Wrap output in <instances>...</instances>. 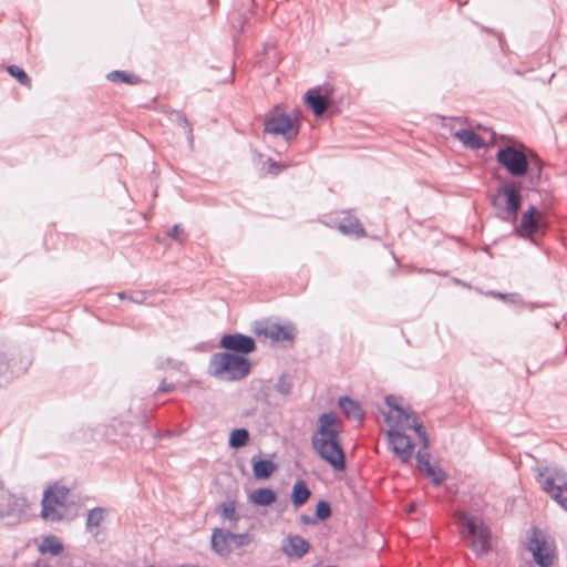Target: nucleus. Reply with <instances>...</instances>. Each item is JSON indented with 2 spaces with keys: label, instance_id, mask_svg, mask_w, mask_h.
I'll use <instances>...</instances> for the list:
<instances>
[{
  "label": "nucleus",
  "instance_id": "obj_1",
  "mask_svg": "<svg viewBox=\"0 0 567 567\" xmlns=\"http://www.w3.org/2000/svg\"><path fill=\"white\" fill-rule=\"evenodd\" d=\"M385 403L389 408L385 422L391 426L386 432L389 445L400 462L406 464L413 456L414 443L410 436L402 433L398 427L414 430L424 449L429 445L427 434L423 424L417 420L416 414L400 406L396 396L388 395Z\"/></svg>",
  "mask_w": 567,
  "mask_h": 567
},
{
  "label": "nucleus",
  "instance_id": "obj_2",
  "mask_svg": "<svg viewBox=\"0 0 567 567\" xmlns=\"http://www.w3.org/2000/svg\"><path fill=\"white\" fill-rule=\"evenodd\" d=\"M342 432V421L333 412H326L319 415L317 430L311 437V445L316 454L336 471L346 468V453L341 442Z\"/></svg>",
  "mask_w": 567,
  "mask_h": 567
},
{
  "label": "nucleus",
  "instance_id": "obj_3",
  "mask_svg": "<svg viewBox=\"0 0 567 567\" xmlns=\"http://www.w3.org/2000/svg\"><path fill=\"white\" fill-rule=\"evenodd\" d=\"M70 488L54 482L44 489L41 501V517L45 522L58 523L65 519L70 512Z\"/></svg>",
  "mask_w": 567,
  "mask_h": 567
},
{
  "label": "nucleus",
  "instance_id": "obj_4",
  "mask_svg": "<svg viewBox=\"0 0 567 567\" xmlns=\"http://www.w3.org/2000/svg\"><path fill=\"white\" fill-rule=\"evenodd\" d=\"M249 371V360L234 353H214L209 361V372L216 378L235 381L245 378Z\"/></svg>",
  "mask_w": 567,
  "mask_h": 567
},
{
  "label": "nucleus",
  "instance_id": "obj_5",
  "mask_svg": "<svg viewBox=\"0 0 567 567\" xmlns=\"http://www.w3.org/2000/svg\"><path fill=\"white\" fill-rule=\"evenodd\" d=\"M536 481L542 489L567 512V474L557 467L537 468Z\"/></svg>",
  "mask_w": 567,
  "mask_h": 567
},
{
  "label": "nucleus",
  "instance_id": "obj_6",
  "mask_svg": "<svg viewBox=\"0 0 567 567\" xmlns=\"http://www.w3.org/2000/svg\"><path fill=\"white\" fill-rule=\"evenodd\" d=\"M457 520L460 532L471 538L470 546L476 555L486 554L489 549L491 532L483 520L465 513L458 514Z\"/></svg>",
  "mask_w": 567,
  "mask_h": 567
},
{
  "label": "nucleus",
  "instance_id": "obj_7",
  "mask_svg": "<svg viewBox=\"0 0 567 567\" xmlns=\"http://www.w3.org/2000/svg\"><path fill=\"white\" fill-rule=\"evenodd\" d=\"M492 205L502 218L516 219L522 205L520 184L514 181L504 183L497 188Z\"/></svg>",
  "mask_w": 567,
  "mask_h": 567
},
{
  "label": "nucleus",
  "instance_id": "obj_8",
  "mask_svg": "<svg viewBox=\"0 0 567 567\" xmlns=\"http://www.w3.org/2000/svg\"><path fill=\"white\" fill-rule=\"evenodd\" d=\"M252 537L249 533H231L223 528H214L210 537L212 550L220 556L228 557L234 549L250 545Z\"/></svg>",
  "mask_w": 567,
  "mask_h": 567
},
{
  "label": "nucleus",
  "instance_id": "obj_9",
  "mask_svg": "<svg viewBox=\"0 0 567 567\" xmlns=\"http://www.w3.org/2000/svg\"><path fill=\"white\" fill-rule=\"evenodd\" d=\"M28 503L24 497L0 491V519L9 525L20 524L25 517Z\"/></svg>",
  "mask_w": 567,
  "mask_h": 567
},
{
  "label": "nucleus",
  "instance_id": "obj_10",
  "mask_svg": "<svg viewBox=\"0 0 567 567\" xmlns=\"http://www.w3.org/2000/svg\"><path fill=\"white\" fill-rule=\"evenodd\" d=\"M496 161L512 175L523 176L528 171V159L524 152L505 146L498 150Z\"/></svg>",
  "mask_w": 567,
  "mask_h": 567
},
{
  "label": "nucleus",
  "instance_id": "obj_11",
  "mask_svg": "<svg viewBox=\"0 0 567 567\" xmlns=\"http://www.w3.org/2000/svg\"><path fill=\"white\" fill-rule=\"evenodd\" d=\"M544 227H546L545 213L530 205L523 213L519 225L515 227V233L519 237L535 243V234Z\"/></svg>",
  "mask_w": 567,
  "mask_h": 567
},
{
  "label": "nucleus",
  "instance_id": "obj_12",
  "mask_svg": "<svg viewBox=\"0 0 567 567\" xmlns=\"http://www.w3.org/2000/svg\"><path fill=\"white\" fill-rule=\"evenodd\" d=\"M265 133L282 135L287 142L295 140L299 134V125L289 114H274L265 120Z\"/></svg>",
  "mask_w": 567,
  "mask_h": 567
},
{
  "label": "nucleus",
  "instance_id": "obj_13",
  "mask_svg": "<svg viewBox=\"0 0 567 567\" xmlns=\"http://www.w3.org/2000/svg\"><path fill=\"white\" fill-rule=\"evenodd\" d=\"M528 549L532 551L535 561L540 567H549L554 563V550L547 544L540 530L535 529L528 542Z\"/></svg>",
  "mask_w": 567,
  "mask_h": 567
},
{
  "label": "nucleus",
  "instance_id": "obj_14",
  "mask_svg": "<svg viewBox=\"0 0 567 567\" xmlns=\"http://www.w3.org/2000/svg\"><path fill=\"white\" fill-rule=\"evenodd\" d=\"M220 347L237 353H250L256 349L255 340L241 333L224 334L220 339Z\"/></svg>",
  "mask_w": 567,
  "mask_h": 567
},
{
  "label": "nucleus",
  "instance_id": "obj_15",
  "mask_svg": "<svg viewBox=\"0 0 567 567\" xmlns=\"http://www.w3.org/2000/svg\"><path fill=\"white\" fill-rule=\"evenodd\" d=\"M258 336H264L274 342L289 341L296 338V329L292 324L272 323L257 331Z\"/></svg>",
  "mask_w": 567,
  "mask_h": 567
},
{
  "label": "nucleus",
  "instance_id": "obj_16",
  "mask_svg": "<svg viewBox=\"0 0 567 567\" xmlns=\"http://www.w3.org/2000/svg\"><path fill=\"white\" fill-rule=\"evenodd\" d=\"M430 458L431 456L427 452L419 451L416 455L417 468L429 477L435 486H439L445 481L446 474L441 467L432 465Z\"/></svg>",
  "mask_w": 567,
  "mask_h": 567
},
{
  "label": "nucleus",
  "instance_id": "obj_17",
  "mask_svg": "<svg viewBox=\"0 0 567 567\" xmlns=\"http://www.w3.org/2000/svg\"><path fill=\"white\" fill-rule=\"evenodd\" d=\"M309 549V543L299 535H288L281 543V551L290 558H302Z\"/></svg>",
  "mask_w": 567,
  "mask_h": 567
},
{
  "label": "nucleus",
  "instance_id": "obj_18",
  "mask_svg": "<svg viewBox=\"0 0 567 567\" xmlns=\"http://www.w3.org/2000/svg\"><path fill=\"white\" fill-rule=\"evenodd\" d=\"M453 136L465 147L480 150L485 147L484 138L471 128H462L454 132Z\"/></svg>",
  "mask_w": 567,
  "mask_h": 567
},
{
  "label": "nucleus",
  "instance_id": "obj_19",
  "mask_svg": "<svg viewBox=\"0 0 567 567\" xmlns=\"http://www.w3.org/2000/svg\"><path fill=\"white\" fill-rule=\"evenodd\" d=\"M338 404L346 417L354 420L359 423L363 422L364 412L357 401L350 399L349 396H341Z\"/></svg>",
  "mask_w": 567,
  "mask_h": 567
},
{
  "label": "nucleus",
  "instance_id": "obj_20",
  "mask_svg": "<svg viewBox=\"0 0 567 567\" xmlns=\"http://www.w3.org/2000/svg\"><path fill=\"white\" fill-rule=\"evenodd\" d=\"M305 103L315 115L320 116L328 107V100L320 94L319 89H310L305 94Z\"/></svg>",
  "mask_w": 567,
  "mask_h": 567
},
{
  "label": "nucleus",
  "instance_id": "obj_21",
  "mask_svg": "<svg viewBox=\"0 0 567 567\" xmlns=\"http://www.w3.org/2000/svg\"><path fill=\"white\" fill-rule=\"evenodd\" d=\"M338 229L344 235H353L355 237H363L365 230L357 217L351 214H346L339 221Z\"/></svg>",
  "mask_w": 567,
  "mask_h": 567
},
{
  "label": "nucleus",
  "instance_id": "obj_22",
  "mask_svg": "<svg viewBox=\"0 0 567 567\" xmlns=\"http://www.w3.org/2000/svg\"><path fill=\"white\" fill-rule=\"evenodd\" d=\"M252 474L257 480L270 477L277 470V464L271 460H256L252 457Z\"/></svg>",
  "mask_w": 567,
  "mask_h": 567
},
{
  "label": "nucleus",
  "instance_id": "obj_23",
  "mask_svg": "<svg viewBox=\"0 0 567 567\" xmlns=\"http://www.w3.org/2000/svg\"><path fill=\"white\" fill-rule=\"evenodd\" d=\"M276 493L271 488L261 487L254 491L249 499L255 505L268 506L276 501Z\"/></svg>",
  "mask_w": 567,
  "mask_h": 567
},
{
  "label": "nucleus",
  "instance_id": "obj_24",
  "mask_svg": "<svg viewBox=\"0 0 567 567\" xmlns=\"http://www.w3.org/2000/svg\"><path fill=\"white\" fill-rule=\"evenodd\" d=\"M311 492L305 481H297L292 487L291 501L296 507L302 506L310 497Z\"/></svg>",
  "mask_w": 567,
  "mask_h": 567
},
{
  "label": "nucleus",
  "instance_id": "obj_25",
  "mask_svg": "<svg viewBox=\"0 0 567 567\" xmlns=\"http://www.w3.org/2000/svg\"><path fill=\"white\" fill-rule=\"evenodd\" d=\"M39 551L42 554L48 553L53 556H58L63 551V544L56 536L50 535L42 539L41 544L39 545Z\"/></svg>",
  "mask_w": 567,
  "mask_h": 567
},
{
  "label": "nucleus",
  "instance_id": "obj_26",
  "mask_svg": "<svg viewBox=\"0 0 567 567\" xmlns=\"http://www.w3.org/2000/svg\"><path fill=\"white\" fill-rule=\"evenodd\" d=\"M104 519V509L102 507H95L87 513L86 517V529L94 535L97 534V528Z\"/></svg>",
  "mask_w": 567,
  "mask_h": 567
},
{
  "label": "nucleus",
  "instance_id": "obj_27",
  "mask_svg": "<svg viewBox=\"0 0 567 567\" xmlns=\"http://www.w3.org/2000/svg\"><path fill=\"white\" fill-rule=\"evenodd\" d=\"M249 441V432L246 429H235L229 436L228 444L233 449L245 446Z\"/></svg>",
  "mask_w": 567,
  "mask_h": 567
},
{
  "label": "nucleus",
  "instance_id": "obj_28",
  "mask_svg": "<svg viewBox=\"0 0 567 567\" xmlns=\"http://www.w3.org/2000/svg\"><path fill=\"white\" fill-rule=\"evenodd\" d=\"M220 507H221V512H220L221 517L224 519H227V520L234 523V524H237L240 516L237 513L236 503L234 501L225 502L221 504Z\"/></svg>",
  "mask_w": 567,
  "mask_h": 567
},
{
  "label": "nucleus",
  "instance_id": "obj_29",
  "mask_svg": "<svg viewBox=\"0 0 567 567\" xmlns=\"http://www.w3.org/2000/svg\"><path fill=\"white\" fill-rule=\"evenodd\" d=\"M107 79L113 82H122L128 84H136L138 82V76L127 74L124 71H112L107 74Z\"/></svg>",
  "mask_w": 567,
  "mask_h": 567
},
{
  "label": "nucleus",
  "instance_id": "obj_30",
  "mask_svg": "<svg viewBox=\"0 0 567 567\" xmlns=\"http://www.w3.org/2000/svg\"><path fill=\"white\" fill-rule=\"evenodd\" d=\"M7 71L11 76L16 78L20 84H22L27 87H31V79L24 72V70L12 64V65L7 66Z\"/></svg>",
  "mask_w": 567,
  "mask_h": 567
},
{
  "label": "nucleus",
  "instance_id": "obj_31",
  "mask_svg": "<svg viewBox=\"0 0 567 567\" xmlns=\"http://www.w3.org/2000/svg\"><path fill=\"white\" fill-rule=\"evenodd\" d=\"M316 516L321 520L329 518L331 516L330 505L324 501H320L316 507Z\"/></svg>",
  "mask_w": 567,
  "mask_h": 567
},
{
  "label": "nucleus",
  "instance_id": "obj_32",
  "mask_svg": "<svg viewBox=\"0 0 567 567\" xmlns=\"http://www.w3.org/2000/svg\"><path fill=\"white\" fill-rule=\"evenodd\" d=\"M147 299V292L145 291H131L128 292V301L134 303H143Z\"/></svg>",
  "mask_w": 567,
  "mask_h": 567
},
{
  "label": "nucleus",
  "instance_id": "obj_33",
  "mask_svg": "<svg viewBox=\"0 0 567 567\" xmlns=\"http://www.w3.org/2000/svg\"><path fill=\"white\" fill-rule=\"evenodd\" d=\"M174 114L176 115L177 123L181 126H183L188 132V134H192V132H193L192 125L188 122V120L185 117V115L182 114L181 112H176V111H174Z\"/></svg>",
  "mask_w": 567,
  "mask_h": 567
},
{
  "label": "nucleus",
  "instance_id": "obj_34",
  "mask_svg": "<svg viewBox=\"0 0 567 567\" xmlns=\"http://www.w3.org/2000/svg\"><path fill=\"white\" fill-rule=\"evenodd\" d=\"M485 295L489 296V297H493V298H496V299H499V300H511V301H513L514 298L516 297V295H514V293L505 295V293L496 292V291H488Z\"/></svg>",
  "mask_w": 567,
  "mask_h": 567
},
{
  "label": "nucleus",
  "instance_id": "obj_35",
  "mask_svg": "<svg viewBox=\"0 0 567 567\" xmlns=\"http://www.w3.org/2000/svg\"><path fill=\"white\" fill-rule=\"evenodd\" d=\"M175 389V384L172 383V382H167L166 380H163L158 388H157V392L159 393H168V392H172L173 390Z\"/></svg>",
  "mask_w": 567,
  "mask_h": 567
},
{
  "label": "nucleus",
  "instance_id": "obj_36",
  "mask_svg": "<svg viewBox=\"0 0 567 567\" xmlns=\"http://www.w3.org/2000/svg\"><path fill=\"white\" fill-rule=\"evenodd\" d=\"M269 173L270 174H278L280 173L286 166L280 164V163H277L275 161H272L271 158H269Z\"/></svg>",
  "mask_w": 567,
  "mask_h": 567
},
{
  "label": "nucleus",
  "instance_id": "obj_37",
  "mask_svg": "<svg viewBox=\"0 0 567 567\" xmlns=\"http://www.w3.org/2000/svg\"><path fill=\"white\" fill-rule=\"evenodd\" d=\"M183 233V229L178 226V225H175L172 230L168 233V236L172 237V238H175L177 239L179 234Z\"/></svg>",
  "mask_w": 567,
  "mask_h": 567
},
{
  "label": "nucleus",
  "instance_id": "obj_38",
  "mask_svg": "<svg viewBox=\"0 0 567 567\" xmlns=\"http://www.w3.org/2000/svg\"><path fill=\"white\" fill-rule=\"evenodd\" d=\"M277 389H278V391H279L280 393H282V394H288V393H289V390H290V386H289V384H287V383L279 382V383L277 384Z\"/></svg>",
  "mask_w": 567,
  "mask_h": 567
},
{
  "label": "nucleus",
  "instance_id": "obj_39",
  "mask_svg": "<svg viewBox=\"0 0 567 567\" xmlns=\"http://www.w3.org/2000/svg\"><path fill=\"white\" fill-rule=\"evenodd\" d=\"M300 520H301V523H303L306 525H310V524H315L316 523V518H313L311 516H308V515H301L300 516Z\"/></svg>",
  "mask_w": 567,
  "mask_h": 567
},
{
  "label": "nucleus",
  "instance_id": "obj_40",
  "mask_svg": "<svg viewBox=\"0 0 567 567\" xmlns=\"http://www.w3.org/2000/svg\"><path fill=\"white\" fill-rule=\"evenodd\" d=\"M117 297H118V299H121V300H127V298H128V292H125V291L118 292V293H117Z\"/></svg>",
  "mask_w": 567,
  "mask_h": 567
},
{
  "label": "nucleus",
  "instance_id": "obj_41",
  "mask_svg": "<svg viewBox=\"0 0 567 567\" xmlns=\"http://www.w3.org/2000/svg\"><path fill=\"white\" fill-rule=\"evenodd\" d=\"M32 567H52L44 561L38 560Z\"/></svg>",
  "mask_w": 567,
  "mask_h": 567
},
{
  "label": "nucleus",
  "instance_id": "obj_42",
  "mask_svg": "<svg viewBox=\"0 0 567 567\" xmlns=\"http://www.w3.org/2000/svg\"><path fill=\"white\" fill-rule=\"evenodd\" d=\"M455 282L458 284V285H462L464 287H470L467 284H465V282H463V281H461L458 279H456Z\"/></svg>",
  "mask_w": 567,
  "mask_h": 567
},
{
  "label": "nucleus",
  "instance_id": "obj_43",
  "mask_svg": "<svg viewBox=\"0 0 567 567\" xmlns=\"http://www.w3.org/2000/svg\"><path fill=\"white\" fill-rule=\"evenodd\" d=\"M413 508H414V506H413V505H411V506L409 507V511H410V512H412V511H413Z\"/></svg>",
  "mask_w": 567,
  "mask_h": 567
}]
</instances>
